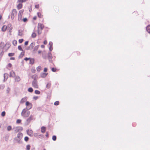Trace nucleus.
Listing matches in <instances>:
<instances>
[{"label": "nucleus", "instance_id": "a18cd8bd", "mask_svg": "<svg viewBox=\"0 0 150 150\" xmlns=\"http://www.w3.org/2000/svg\"><path fill=\"white\" fill-rule=\"evenodd\" d=\"M29 138L28 137H25L24 138V140L25 141L27 142L28 141Z\"/></svg>", "mask_w": 150, "mask_h": 150}, {"label": "nucleus", "instance_id": "3c124183", "mask_svg": "<svg viewBox=\"0 0 150 150\" xmlns=\"http://www.w3.org/2000/svg\"><path fill=\"white\" fill-rule=\"evenodd\" d=\"M53 43L52 42H50L49 43L50 46H52Z\"/></svg>", "mask_w": 150, "mask_h": 150}, {"label": "nucleus", "instance_id": "e433bc0d", "mask_svg": "<svg viewBox=\"0 0 150 150\" xmlns=\"http://www.w3.org/2000/svg\"><path fill=\"white\" fill-rule=\"evenodd\" d=\"M37 15L39 18H42V15L40 13H38Z\"/></svg>", "mask_w": 150, "mask_h": 150}, {"label": "nucleus", "instance_id": "37998d69", "mask_svg": "<svg viewBox=\"0 0 150 150\" xmlns=\"http://www.w3.org/2000/svg\"><path fill=\"white\" fill-rule=\"evenodd\" d=\"M6 112L5 111H3L1 114V115L2 117H4L5 116Z\"/></svg>", "mask_w": 150, "mask_h": 150}, {"label": "nucleus", "instance_id": "7ed1b4c3", "mask_svg": "<svg viewBox=\"0 0 150 150\" xmlns=\"http://www.w3.org/2000/svg\"><path fill=\"white\" fill-rule=\"evenodd\" d=\"M44 28V25L40 23H39L38 26V35H40L42 33V30Z\"/></svg>", "mask_w": 150, "mask_h": 150}, {"label": "nucleus", "instance_id": "0eeeda50", "mask_svg": "<svg viewBox=\"0 0 150 150\" xmlns=\"http://www.w3.org/2000/svg\"><path fill=\"white\" fill-rule=\"evenodd\" d=\"M24 11L23 10H20L18 14V21H20L22 19V16Z\"/></svg>", "mask_w": 150, "mask_h": 150}, {"label": "nucleus", "instance_id": "bb28decb", "mask_svg": "<svg viewBox=\"0 0 150 150\" xmlns=\"http://www.w3.org/2000/svg\"><path fill=\"white\" fill-rule=\"evenodd\" d=\"M39 47V45H38L37 46H35L34 48L33 51H36L38 50Z\"/></svg>", "mask_w": 150, "mask_h": 150}, {"label": "nucleus", "instance_id": "f03ea898", "mask_svg": "<svg viewBox=\"0 0 150 150\" xmlns=\"http://www.w3.org/2000/svg\"><path fill=\"white\" fill-rule=\"evenodd\" d=\"M22 134L21 133H19L18 134L17 137L15 138L14 140L16 142L19 144H21L22 143L21 139L22 138Z\"/></svg>", "mask_w": 150, "mask_h": 150}, {"label": "nucleus", "instance_id": "79ce46f5", "mask_svg": "<svg viewBox=\"0 0 150 150\" xmlns=\"http://www.w3.org/2000/svg\"><path fill=\"white\" fill-rule=\"evenodd\" d=\"M18 49L20 51H23V50L21 46L20 45H19L18 46Z\"/></svg>", "mask_w": 150, "mask_h": 150}, {"label": "nucleus", "instance_id": "cd10ccee", "mask_svg": "<svg viewBox=\"0 0 150 150\" xmlns=\"http://www.w3.org/2000/svg\"><path fill=\"white\" fill-rule=\"evenodd\" d=\"M11 89L9 87H8L6 90V93L7 94H8L10 91Z\"/></svg>", "mask_w": 150, "mask_h": 150}, {"label": "nucleus", "instance_id": "6e6d98bb", "mask_svg": "<svg viewBox=\"0 0 150 150\" xmlns=\"http://www.w3.org/2000/svg\"><path fill=\"white\" fill-rule=\"evenodd\" d=\"M30 59V58L25 57L24 58V59L25 60L27 61L28 60H29Z\"/></svg>", "mask_w": 150, "mask_h": 150}, {"label": "nucleus", "instance_id": "f8f14e48", "mask_svg": "<svg viewBox=\"0 0 150 150\" xmlns=\"http://www.w3.org/2000/svg\"><path fill=\"white\" fill-rule=\"evenodd\" d=\"M48 55L49 58V61L50 62H52V54L51 52H49L48 53Z\"/></svg>", "mask_w": 150, "mask_h": 150}, {"label": "nucleus", "instance_id": "f3484780", "mask_svg": "<svg viewBox=\"0 0 150 150\" xmlns=\"http://www.w3.org/2000/svg\"><path fill=\"white\" fill-rule=\"evenodd\" d=\"M27 100V98L26 97H25L23 98L20 101V103H23L25 102Z\"/></svg>", "mask_w": 150, "mask_h": 150}, {"label": "nucleus", "instance_id": "0e129e2a", "mask_svg": "<svg viewBox=\"0 0 150 150\" xmlns=\"http://www.w3.org/2000/svg\"><path fill=\"white\" fill-rule=\"evenodd\" d=\"M41 47L42 48H44V47L45 46H44V45H41Z\"/></svg>", "mask_w": 150, "mask_h": 150}, {"label": "nucleus", "instance_id": "e2e57ef3", "mask_svg": "<svg viewBox=\"0 0 150 150\" xmlns=\"http://www.w3.org/2000/svg\"><path fill=\"white\" fill-rule=\"evenodd\" d=\"M36 18H37V17H36V16H34V17L33 18V19L34 20H35L36 19Z\"/></svg>", "mask_w": 150, "mask_h": 150}, {"label": "nucleus", "instance_id": "052dcab7", "mask_svg": "<svg viewBox=\"0 0 150 150\" xmlns=\"http://www.w3.org/2000/svg\"><path fill=\"white\" fill-rule=\"evenodd\" d=\"M47 43V42L46 40H45L44 42V44H46Z\"/></svg>", "mask_w": 150, "mask_h": 150}, {"label": "nucleus", "instance_id": "dca6fc26", "mask_svg": "<svg viewBox=\"0 0 150 150\" xmlns=\"http://www.w3.org/2000/svg\"><path fill=\"white\" fill-rule=\"evenodd\" d=\"M23 35V31L22 30H19L18 31V35L20 36H22Z\"/></svg>", "mask_w": 150, "mask_h": 150}, {"label": "nucleus", "instance_id": "a211bd4d", "mask_svg": "<svg viewBox=\"0 0 150 150\" xmlns=\"http://www.w3.org/2000/svg\"><path fill=\"white\" fill-rule=\"evenodd\" d=\"M8 74L7 73H5L4 75V81L6 80L8 77Z\"/></svg>", "mask_w": 150, "mask_h": 150}, {"label": "nucleus", "instance_id": "13d9d810", "mask_svg": "<svg viewBox=\"0 0 150 150\" xmlns=\"http://www.w3.org/2000/svg\"><path fill=\"white\" fill-rule=\"evenodd\" d=\"M35 8H38L39 7V6L38 4L36 5L35 6Z\"/></svg>", "mask_w": 150, "mask_h": 150}, {"label": "nucleus", "instance_id": "f704fd0d", "mask_svg": "<svg viewBox=\"0 0 150 150\" xmlns=\"http://www.w3.org/2000/svg\"><path fill=\"white\" fill-rule=\"evenodd\" d=\"M12 129V127L11 126H8L7 127V130L8 131H10Z\"/></svg>", "mask_w": 150, "mask_h": 150}, {"label": "nucleus", "instance_id": "72a5a7b5", "mask_svg": "<svg viewBox=\"0 0 150 150\" xmlns=\"http://www.w3.org/2000/svg\"><path fill=\"white\" fill-rule=\"evenodd\" d=\"M5 86L4 84H1L0 85V89H3L4 88Z\"/></svg>", "mask_w": 150, "mask_h": 150}, {"label": "nucleus", "instance_id": "4468645a", "mask_svg": "<svg viewBox=\"0 0 150 150\" xmlns=\"http://www.w3.org/2000/svg\"><path fill=\"white\" fill-rule=\"evenodd\" d=\"M35 45V42H33L30 45L29 47L27 49V50H29L30 48L33 49L34 45Z\"/></svg>", "mask_w": 150, "mask_h": 150}, {"label": "nucleus", "instance_id": "a878e982", "mask_svg": "<svg viewBox=\"0 0 150 150\" xmlns=\"http://www.w3.org/2000/svg\"><path fill=\"white\" fill-rule=\"evenodd\" d=\"M51 85V83H50L49 82L46 85L47 88L48 89L50 87Z\"/></svg>", "mask_w": 150, "mask_h": 150}, {"label": "nucleus", "instance_id": "20e7f679", "mask_svg": "<svg viewBox=\"0 0 150 150\" xmlns=\"http://www.w3.org/2000/svg\"><path fill=\"white\" fill-rule=\"evenodd\" d=\"M17 12L16 10V9H14L13 10L11 15V18L12 20L13 19L15 16L16 15Z\"/></svg>", "mask_w": 150, "mask_h": 150}, {"label": "nucleus", "instance_id": "2eb2a0df", "mask_svg": "<svg viewBox=\"0 0 150 150\" xmlns=\"http://www.w3.org/2000/svg\"><path fill=\"white\" fill-rule=\"evenodd\" d=\"M15 81L16 82H19L21 80V78L20 77L18 76H15Z\"/></svg>", "mask_w": 150, "mask_h": 150}, {"label": "nucleus", "instance_id": "1a4fd4ad", "mask_svg": "<svg viewBox=\"0 0 150 150\" xmlns=\"http://www.w3.org/2000/svg\"><path fill=\"white\" fill-rule=\"evenodd\" d=\"M15 72L13 71H11L10 72L9 76L10 77L14 78L15 77Z\"/></svg>", "mask_w": 150, "mask_h": 150}, {"label": "nucleus", "instance_id": "7c9ffc66", "mask_svg": "<svg viewBox=\"0 0 150 150\" xmlns=\"http://www.w3.org/2000/svg\"><path fill=\"white\" fill-rule=\"evenodd\" d=\"M28 91L29 92H32L33 91V89L32 88L30 87L28 88Z\"/></svg>", "mask_w": 150, "mask_h": 150}, {"label": "nucleus", "instance_id": "bf43d9fd", "mask_svg": "<svg viewBox=\"0 0 150 150\" xmlns=\"http://www.w3.org/2000/svg\"><path fill=\"white\" fill-rule=\"evenodd\" d=\"M28 41H26L25 43V45H28Z\"/></svg>", "mask_w": 150, "mask_h": 150}, {"label": "nucleus", "instance_id": "49530a36", "mask_svg": "<svg viewBox=\"0 0 150 150\" xmlns=\"http://www.w3.org/2000/svg\"><path fill=\"white\" fill-rule=\"evenodd\" d=\"M23 39H20L18 40L19 42L20 43H21L23 42Z\"/></svg>", "mask_w": 150, "mask_h": 150}, {"label": "nucleus", "instance_id": "412c9836", "mask_svg": "<svg viewBox=\"0 0 150 150\" xmlns=\"http://www.w3.org/2000/svg\"><path fill=\"white\" fill-rule=\"evenodd\" d=\"M7 29V26L6 25H4L1 28V30L3 31H5Z\"/></svg>", "mask_w": 150, "mask_h": 150}, {"label": "nucleus", "instance_id": "864d4df0", "mask_svg": "<svg viewBox=\"0 0 150 150\" xmlns=\"http://www.w3.org/2000/svg\"><path fill=\"white\" fill-rule=\"evenodd\" d=\"M35 71V69H32L31 70V72L32 73H34Z\"/></svg>", "mask_w": 150, "mask_h": 150}, {"label": "nucleus", "instance_id": "774afa93", "mask_svg": "<svg viewBox=\"0 0 150 150\" xmlns=\"http://www.w3.org/2000/svg\"><path fill=\"white\" fill-rule=\"evenodd\" d=\"M31 150H34V149H31Z\"/></svg>", "mask_w": 150, "mask_h": 150}, {"label": "nucleus", "instance_id": "09e8293b", "mask_svg": "<svg viewBox=\"0 0 150 150\" xmlns=\"http://www.w3.org/2000/svg\"><path fill=\"white\" fill-rule=\"evenodd\" d=\"M12 66V64L11 63H9L8 65L7 66V67H11Z\"/></svg>", "mask_w": 150, "mask_h": 150}, {"label": "nucleus", "instance_id": "9b49d317", "mask_svg": "<svg viewBox=\"0 0 150 150\" xmlns=\"http://www.w3.org/2000/svg\"><path fill=\"white\" fill-rule=\"evenodd\" d=\"M33 116L32 115H30L29 117L26 120V121L28 123H29L30 122L33 120Z\"/></svg>", "mask_w": 150, "mask_h": 150}, {"label": "nucleus", "instance_id": "b1692460", "mask_svg": "<svg viewBox=\"0 0 150 150\" xmlns=\"http://www.w3.org/2000/svg\"><path fill=\"white\" fill-rule=\"evenodd\" d=\"M32 78L34 79V80H36V79H37L38 78V76L36 74H34L32 76Z\"/></svg>", "mask_w": 150, "mask_h": 150}, {"label": "nucleus", "instance_id": "8fccbe9b", "mask_svg": "<svg viewBox=\"0 0 150 150\" xmlns=\"http://www.w3.org/2000/svg\"><path fill=\"white\" fill-rule=\"evenodd\" d=\"M52 71L53 72H55L56 71V69L54 68L52 69Z\"/></svg>", "mask_w": 150, "mask_h": 150}, {"label": "nucleus", "instance_id": "338daca9", "mask_svg": "<svg viewBox=\"0 0 150 150\" xmlns=\"http://www.w3.org/2000/svg\"><path fill=\"white\" fill-rule=\"evenodd\" d=\"M48 133L47 132L46 136V137H48Z\"/></svg>", "mask_w": 150, "mask_h": 150}, {"label": "nucleus", "instance_id": "a19ab883", "mask_svg": "<svg viewBox=\"0 0 150 150\" xmlns=\"http://www.w3.org/2000/svg\"><path fill=\"white\" fill-rule=\"evenodd\" d=\"M52 139L53 140L55 141L56 140V136H53L52 137Z\"/></svg>", "mask_w": 150, "mask_h": 150}, {"label": "nucleus", "instance_id": "39448f33", "mask_svg": "<svg viewBox=\"0 0 150 150\" xmlns=\"http://www.w3.org/2000/svg\"><path fill=\"white\" fill-rule=\"evenodd\" d=\"M32 86L36 88H38V81L36 80H33L32 82Z\"/></svg>", "mask_w": 150, "mask_h": 150}, {"label": "nucleus", "instance_id": "6ab92c4d", "mask_svg": "<svg viewBox=\"0 0 150 150\" xmlns=\"http://www.w3.org/2000/svg\"><path fill=\"white\" fill-rule=\"evenodd\" d=\"M46 130L45 127L44 126L42 127L41 128V132L42 133H44Z\"/></svg>", "mask_w": 150, "mask_h": 150}, {"label": "nucleus", "instance_id": "680f3d73", "mask_svg": "<svg viewBox=\"0 0 150 150\" xmlns=\"http://www.w3.org/2000/svg\"><path fill=\"white\" fill-rule=\"evenodd\" d=\"M10 59L11 60H14L15 59V58L14 57H11L10 58Z\"/></svg>", "mask_w": 150, "mask_h": 150}, {"label": "nucleus", "instance_id": "4c0bfd02", "mask_svg": "<svg viewBox=\"0 0 150 150\" xmlns=\"http://www.w3.org/2000/svg\"><path fill=\"white\" fill-rule=\"evenodd\" d=\"M4 45V42H0V47L1 48H3L4 47H3L1 46L2 45Z\"/></svg>", "mask_w": 150, "mask_h": 150}, {"label": "nucleus", "instance_id": "2f4dec72", "mask_svg": "<svg viewBox=\"0 0 150 150\" xmlns=\"http://www.w3.org/2000/svg\"><path fill=\"white\" fill-rule=\"evenodd\" d=\"M35 93L36 94H40V91L37 90H36L35 91Z\"/></svg>", "mask_w": 150, "mask_h": 150}, {"label": "nucleus", "instance_id": "c9c22d12", "mask_svg": "<svg viewBox=\"0 0 150 150\" xmlns=\"http://www.w3.org/2000/svg\"><path fill=\"white\" fill-rule=\"evenodd\" d=\"M27 0H18V2L20 3H23L26 1Z\"/></svg>", "mask_w": 150, "mask_h": 150}, {"label": "nucleus", "instance_id": "393cba45", "mask_svg": "<svg viewBox=\"0 0 150 150\" xmlns=\"http://www.w3.org/2000/svg\"><path fill=\"white\" fill-rule=\"evenodd\" d=\"M42 67L41 66H39L37 67L36 70L38 71H40Z\"/></svg>", "mask_w": 150, "mask_h": 150}, {"label": "nucleus", "instance_id": "c756f323", "mask_svg": "<svg viewBox=\"0 0 150 150\" xmlns=\"http://www.w3.org/2000/svg\"><path fill=\"white\" fill-rule=\"evenodd\" d=\"M36 34L34 32L31 35L32 37L33 38H35L36 37Z\"/></svg>", "mask_w": 150, "mask_h": 150}, {"label": "nucleus", "instance_id": "5fc2aeb1", "mask_svg": "<svg viewBox=\"0 0 150 150\" xmlns=\"http://www.w3.org/2000/svg\"><path fill=\"white\" fill-rule=\"evenodd\" d=\"M23 21L24 22H25L27 21V19L26 18H25L23 19Z\"/></svg>", "mask_w": 150, "mask_h": 150}, {"label": "nucleus", "instance_id": "c85d7f7f", "mask_svg": "<svg viewBox=\"0 0 150 150\" xmlns=\"http://www.w3.org/2000/svg\"><path fill=\"white\" fill-rule=\"evenodd\" d=\"M12 43L14 46H16L17 44V41L16 40H14L13 41Z\"/></svg>", "mask_w": 150, "mask_h": 150}, {"label": "nucleus", "instance_id": "423d86ee", "mask_svg": "<svg viewBox=\"0 0 150 150\" xmlns=\"http://www.w3.org/2000/svg\"><path fill=\"white\" fill-rule=\"evenodd\" d=\"M25 105L27 106V110H29L30 109L32 108V105L31 103H29L28 101H27L26 102Z\"/></svg>", "mask_w": 150, "mask_h": 150}, {"label": "nucleus", "instance_id": "603ef678", "mask_svg": "<svg viewBox=\"0 0 150 150\" xmlns=\"http://www.w3.org/2000/svg\"><path fill=\"white\" fill-rule=\"evenodd\" d=\"M52 49H53L52 46V47H51V46H50V47H49V50H50V51H52Z\"/></svg>", "mask_w": 150, "mask_h": 150}, {"label": "nucleus", "instance_id": "c03bdc74", "mask_svg": "<svg viewBox=\"0 0 150 150\" xmlns=\"http://www.w3.org/2000/svg\"><path fill=\"white\" fill-rule=\"evenodd\" d=\"M30 148V146L29 145H28L26 146V149L27 150H29Z\"/></svg>", "mask_w": 150, "mask_h": 150}, {"label": "nucleus", "instance_id": "aec40b11", "mask_svg": "<svg viewBox=\"0 0 150 150\" xmlns=\"http://www.w3.org/2000/svg\"><path fill=\"white\" fill-rule=\"evenodd\" d=\"M23 5L22 4L20 3L17 6V8L19 10L22 7Z\"/></svg>", "mask_w": 150, "mask_h": 150}, {"label": "nucleus", "instance_id": "4d7b16f0", "mask_svg": "<svg viewBox=\"0 0 150 150\" xmlns=\"http://www.w3.org/2000/svg\"><path fill=\"white\" fill-rule=\"evenodd\" d=\"M47 68H45L44 69V72H46L47 71Z\"/></svg>", "mask_w": 150, "mask_h": 150}, {"label": "nucleus", "instance_id": "ddd939ff", "mask_svg": "<svg viewBox=\"0 0 150 150\" xmlns=\"http://www.w3.org/2000/svg\"><path fill=\"white\" fill-rule=\"evenodd\" d=\"M48 74V73H41L40 74V76L41 77L44 78Z\"/></svg>", "mask_w": 150, "mask_h": 150}, {"label": "nucleus", "instance_id": "69168bd1", "mask_svg": "<svg viewBox=\"0 0 150 150\" xmlns=\"http://www.w3.org/2000/svg\"><path fill=\"white\" fill-rule=\"evenodd\" d=\"M42 52V51H41V50H39L38 51V53L39 54H40V53Z\"/></svg>", "mask_w": 150, "mask_h": 150}, {"label": "nucleus", "instance_id": "9d476101", "mask_svg": "<svg viewBox=\"0 0 150 150\" xmlns=\"http://www.w3.org/2000/svg\"><path fill=\"white\" fill-rule=\"evenodd\" d=\"M27 132L28 134L30 137H32L33 135V131L31 130H27Z\"/></svg>", "mask_w": 150, "mask_h": 150}, {"label": "nucleus", "instance_id": "f257e3e1", "mask_svg": "<svg viewBox=\"0 0 150 150\" xmlns=\"http://www.w3.org/2000/svg\"><path fill=\"white\" fill-rule=\"evenodd\" d=\"M30 111L26 109H23L21 113V115L23 117L26 118L28 117L30 114Z\"/></svg>", "mask_w": 150, "mask_h": 150}, {"label": "nucleus", "instance_id": "de8ad7c7", "mask_svg": "<svg viewBox=\"0 0 150 150\" xmlns=\"http://www.w3.org/2000/svg\"><path fill=\"white\" fill-rule=\"evenodd\" d=\"M21 122V120L20 119H18L17 120L16 123H19Z\"/></svg>", "mask_w": 150, "mask_h": 150}, {"label": "nucleus", "instance_id": "58836bf2", "mask_svg": "<svg viewBox=\"0 0 150 150\" xmlns=\"http://www.w3.org/2000/svg\"><path fill=\"white\" fill-rule=\"evenodd\" d=\"M59 102L58 101H56L54 103V105H57L59 104Z\"/></svg>", "mask_w": 150, "mask_h": 150}, {"label": "nucleus", "instance_id": "473e14b6", "mask_svg": "<svg viewBox=\"0 0 150 150\" xmlns=\"http://www.w3.org/2000/svg\"><path fill=\"white\" fill-rule=\"evenodd\" d=\"M15 54L14 53H11L8 54V56L9 57H12L14 56Z\"/></svg>", "mask_w": 150, "mask_h": 150}, {"label": "nucleus", "instance_id": "6e6552de", "mask_svg": "<svg viewBox=\"0 0 150 150\" xmlns=\"http://www.w3.org/2000/svg\"><path fill=\"white\" fill-rule=\"evenodd\" d=\"M14 129L15 131L17 132L22 131L23 129V128L21 127H15Z\"/></svg>", "mask_w": 150, "mask_h": 150}, {"label": "nucleus", "instance_id": "ea45409f", "mask_svg": "<svg viewBox=\"0 0 150 150\" xmlns=\"http://www.w3.org/2000/svg\"><path fill=\"white\" fill-rule=\"evenodd\" d=\"M39 98V97L38 96H35L33 97V99L35 100H36Z\"/></svg>", "mask_w": 150, "mask_h": 150}, {"label": "nucleus", "instance_id": "5701e85b", "mask_svg": "<svg viewBox=\"0 0 150 150\" xmlns=\"http://www.w3.org/2000/svg\"><path fill=\"white\" fill-rule=\"evenodd\" d=\"M30 60V64H33L34 62V60L33 59L30 58L29 59Z\"/></svg>", "mask_w": 150, "mask_h": 150}, {"label": "nucleus", "instance_id": "4be33fe9", "mask_svg": "<svg viewBox=\"0 0 150 150\" xmlns=\"http://www.w3.org/2000/svg\"><path fill=\"white\" fill-rule=\"evenodd\" d=\"M146 30L150 34V25H148L146 27Z\"/></svg>", "mask_w": 150, "mask_h": 150}]
</instances>
